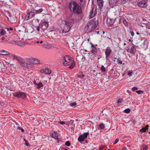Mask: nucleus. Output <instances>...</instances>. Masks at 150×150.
I'll use <instances>...</instances> for the list:
<instances>
[{
  "label": "nucleus",
  "mask_w": 150,
  "mask_h": 150,
  "mask_svg": "<svg viewBox=\"0 0 150 150\" xmlns=\"http://www.w3.org/2000/svg\"><path fill=\"white\" fill-rule=\"evenodd\" d=\"M137 4L138 6L141 8H144L146 6V1L143 0L138 2Z\"/></svg>",
  "instance_id": "10"
},
{
  "label": "nucleus",
  "mask_w": 150,
  "mask_h": 150,
  "mask_svg": "<svg viewBox=\"0 0 150 150\" xmlns=\"http://www.w3.org/2000/svg\"><path fill=\"white\" fill-rule=\"evenodd\" d=\"M136 92L138 94H140L143 92V91L142 90H138L136 91Z\"/></svg>",
  "instance_id": "43"
},
{
  "label": "nucleus",
  "mask_w": 150,
  "mask_h": 150,
  "mask_svg": "<svg viewBox=\"0 0 150 150\" xmlns=\"http://www.w3.org/2000/svg\"><path fill=\"white\" fill-rule=\"evenodd\" d=\"M35 16V13L33 12H30L27 13L25 16V19L28 20L32 18Z\"/></svg>",
  "instance_id": "9"
},
{
  "label": "nucleus",
  "mask_w": 150,
  "mask_h": 150,
  "mask_svg": "<svg viewBox=\"0 0 150 150\" xmlns=\"http://www.w3.org/2000/svg\"><path fill=\"white\" fill-rule=\"evenodd\" d=\"M95 150H99V149H95Z\"/></svg>",
  "instance_id": "63"
},
{
  "label": "nucleus",
  "mask_w": 150,
  "mask_h": 150,
  "mask_svg": "<svg viewBox=\"0 0 150 150\" xmlns=\"http://www.w3.org/2000/svg\"><path fill=\"white\" fill-rule=\"evenodd\" d=\"M147 27L148 29H150V23H149L147 25Z\"/></svg>",
  "instance_id": "50"
},
{
  "label": "nucleus",
  "mask_w": 150,
  "mask_h": 150,
  "mask_svg": "<svg viewBox=\"0 0 150 150\" xmlns=\"http://www.w3.org/2000/svg\"><path fill=\"white\" fill-rule=\"evenodd\" d=\"M0 53L1 54L3 55H8L10 54L9 52L4 50L1 51H0Z\"/></svg>",
  "instance_id": "17"
},
{
  "label": "nucleus",
  "mask_w": 150,
  "mask_h": 150,
  "mask_svg": "<svg viewBox=\"0 0 150 150\" xmlns=\"http://www.w3.org/2000/svg\"><path fill=\"white\" fill-rule=\"evenodd\" d=\"M124 112L126 113H128L130 112V109L129 108L125 109L124 110Z\"/></svg>",
  "instance_id": "32"
},
{
  "label": "nucleus",
  "mask_w": 150,
  "mask_h": 150,
  "mask_svg": "<svg viewBox=\"0 0 150 150\" xmlns=\"http://www.w3.org/2000/svg\"><path fill=\"white\" fill-rule=\"evenodd\" d=\"M8 13V15H9V16L10 17H11V16H10V15H9V13Z\"/></svg>",
  "instance_id": "62"
},
{
  "label": "nucleus",
  "mask_w": 150,
  "mask_h": 150,
  "mask_svg": "<svg viewBox=\"0 0 150 150\" xmlns=\"http://www.w3.org/2000/svg\"><path fill=\"white\" fill-rule=\"evenodd\" d=\"M112 52V50L109 47H108L105 50V54L106 59H108V57Z\"/></svg>",
  "instance_id": "13"
},
{
  "label": "nucleus",
  "mask_w": 150,
  "mask_h": 150,
  "mask_svg": "<svg viewBox=\"0 0 150 150\" xmlns=\"http://www.w3.org/2000/svg\"><path fill=\"white\" fill-rule=\"evenodd\" d=\"M64 60L63 62V64L64 66H68L70 65L69 68L70 69H73L75 66V61L72 60L71 57L68 55H66L63 57Z\"/></svg>",
  "instance_id": "2"
},
{
  "label": "nucleus",
  "mask_w": 150,
  "mask_h": 150,
  "mask_svg": "<svg viewBox=\"0 0 150 150\" xmlns=\"http://www.w3.org/2000/svg\"><path fill=\"white\" fill-rule=\"evenodd\" d=\"M84 75H79V77L80 78H83L84 77Z\"/></svg>",
  "instance_id": "53"
},
{
  "label": "nucleus",
  "mask_w": 150,
  "mask_h": 150,
  "mask_svg": "<svg viewBox=\"0 0 150 150\" xmlns=\"http://www.w3.org/2000/svg\"><path fill=\"white\" fill-rule=\"evenodd\" d=\"M72 23L66 21H63L61 24V28L63 32H68L70 29Z\"/></svg>",
  "instance_id": "4"
},
{
  "label": "nucleus",
  "mask_w": 150,
  "mask_h": 150,
  "mask_svg": "<svg viewBox=\"0 0 150 150\" xmlns=\"http://www.w3.org/2000/svg\"><path fill=\"white\" fill-rule=\"evenodd\" d=\"M40 28L42 31L44 32L48 28V24L47 22H43L40 24Z\"/></svg>",
  "instance_id": "6"
},
{
  "label": "nucleus",
  "mask_w": 150,
  "mask_h": 150,
  "mask_svg": "<svg viewBox=\"0 0 150 150\" xmlns=\"http://www.w3.org/2000/svg\"><path fill=\"white\" fill-rule=\"evenodd\" d=\"M43 11V9L42 8H40L38 10H35L34 11L35 12V13L36 14H39L42 12Z\"/></svg>",
  "instance_id": "22"
},
{
  "label": "nucleus",
  "mask_w": 150,
  "mask_h": 150,
  "mask_svg": "<svg viewBox=\"0 0 150 150\" xmlns=\"http://www.w3.org/2000/svg\"><path fill=\"white\" fill-rule=\"evenodd\" d=\"M91 45V52L93 54H97V50L96 46L97 45H93V44L92 43H90Z\"/></svg>",
  "instance_id": "7"
},
{
  "label": "nucleus",
  "mask_w": 150,
  "mask_h": 150,
  "mask_svg": "<svg viewBox=\"0 0 150 150\" xmlns=\"http://www.w3.org/2000/svg\"><path fill=\"white\" fill-rule=\"evenodd\" d=\"M146 131V129L145 128H142L140 129L139 130L140 132H145Z\"/></svg>",
  "instance_id": "42"
},
{
  "label": "nucleus",
  "mask_w": 150,
  "mask_h": 150,
  "mask_svg": "<svg viewBox=\"0 0 150 150\" xmlns=\"http://www.w3.org/2000/svg\"><path fill=\"white\" fill-rule=\"evenodd\" d=\"M104 147H105V146H101L99 148V150H102L104 148Z\"/></svg>",
  "instance_id": "46"
},
{
  "label": "nucleus",
  "mask_w": 150,
  "mask_h": 150,
  "mask_svg": "<svg viewBox=\"0 0 150 150\" xmlns=\"http://www.w3.org/2000/svg\"><path fill=\"white\" fill-rule=\"evenodd\" d=\"M100 70L102 72H104L106 71V69L103 65L101 66Z\"/></svg>",
  "instance_id": "28"
},
{
  "label": "nucleus",
  "mask_w": 150,
  "mask_h": 150,
  "mask_svg": "<svg viewBox=\"0 0 150 150\" xmlns=\"http://www.w3.org/2000/svg\"><path fill=\"white\" fill-rule=\"evenodd\" d=\"M119 0H113V1H114V2L115 3H116L118 2Z\"/></svg>",
  "instance_id": "55"
},
{
  "label": "nucleus",
  "mask_w": 150,
  "mask_h": 150,
  "mask_svg": "<svg viewBox=\"0 0 150 150\" xmlns=\"http://www.w3.org/2000/svg\"><path fill=\"white\" fill-rule=\"evenodd\" d=\"M97 2L99 8L101 9L103 6V0H97Z\"/></svg>",
  "instance_id": "14"
},
{
  "label": "nucleus",
  "mask_w": 150,
  "mask_h": 150,
  "mask_svg": "<svg viewBox=\"0 0 150 150\" xmlns=\"http://www.w3.org/2000/svg\"><path fill=\"white\" fill-rule=\"evenodd\" d=\"M68 7L71 11L74 13L78 14L82 13L80 6L75 1L70 3L69 4Z\"/></svg>",
  "instance_id": "1"
},
{
  "label": "nucleus",
  "mask_w": 150,
  "mask_h": 150,
  "mask_svg": "<svg viewBox=\"0 0 150 150\" xmlns=\"http://www.w3.org/2000/svg\"><path fill=\"white\" fill-rule=\"evenodd\" d=\"M20 129H21V130L22 132H24V129L22 128H20Z\"/></svg>",
  "instance_id": "58"
},
{
  "label": "nucleus",
  "mask_w": 150,
  "mask_h": 150,
  "mask_svg": "<svg viewBox=\"0 0 150 150\" xmlns=\"http://www.w3.org/2000/svg\"><path fill=\"white\" fill-rule=\"evenodd\" d=\"M122 150H127V148L126 147H124L122 148Z\"/></svg>",
  "instance_id": "56"
},
{
  "label": "nucleus",
  "mask_w": 150,
  "mask_h": 150,
  "mask_svg": "<svg viewBox=\"0 0 150 150\" xmlns=\"http://www.w3.org/2000/svg\"><path fill=\"white\" fill-rule=\"evenodd\" d=\"M53 137L55 139H58V134L56 133L55 132H54V134H53Z\"/></svg>",
  "instance_id": "29"
},
{
  "label": "nucleus",
  "mask_w": 150,
  "mask_h": 150,
  "mask_svg": "<svg viewBox=\"0 0 150 150\" xmlns=\"http://www.w3.org/2000/svg\"><path fill=\"white\" fill-rule=\"evenodd\" d=\"M43 47L44 48L47 49H50L52 47V46L51 45L49 44V45H44L43 46Z\"/></svg>",
  "instance_id": "23"
},
{
  "label": "nucleus",
  "mask_w": 150,
  "mask_h": 150,
  "mask_svg": "<svg viewBox=\"0 0 150 150\" xmlns=\"http://www.w3.org/2000/svg\"><path fill=\"white\" fill-rule=\"evenodd\" d=\"M20 128H21V127H18V128L19 129L21 130V129H20Z\"/></svg>",
  "instance_id": "61"
},
{
  "label": "nucleus",
  "mask_w": 150,
  "mask_h": 150,
  "mask_svg": "<svg viewBox=\"0 0 150 150\" xmlns=\"http://www.w3.org/2000/svg\"><path fill=\"white\" fill-rule=\"evenodd\" d=\"M5 39V38L4 37H2L1 38V40H4Z\"/></svg>",
  "instance_id": "57"
},
{
  "label": "nucleus",
  "mask_w": 150,
  "mask_h": 150,
  "mask_svg": "<svg viewBox=\"0 0 150 150\" xmlns=\"http://www.w3.org/2000/svg\"><path fill=\"white\" fill-rule=\"evenodd\" d=\"M40 26H38L36 27V30L38 32L40 31Z\"/></svg>",
  "instance_id": "45"
},
{
  "label": "nucleus",
  "mask_w": 150,
  "mask_h": 150,
  "mask_svg": "<svg viewBox=\"0 0 150 150\" xmlns=\"http://www.w3.org/2000/svg\"><path fill=\"white\" fill-rule=\"evenodd\" d=\"M5 28L8 31H9L10 30L12 31L13 30V28L11 27H10L9 28Z\"/></svg>",
  "instance_id": "36"
},
{
  "label": "nucleus",
  "mask_w": 150,
  "mask_h": 150,
  "mask_svg": "<svg viewBox=\"0 0 150 150\" xmlns=\"http://www.w3.org/2000/svg\"><path fill=\"white\" fill-rule=\"evenodd\" d=\"M89 134V133L88 132H87L86 133H84L82 135L84 137L85 139H86L88 136Z\"/></svg>",
  "instance_id": "25"
},
{
  "label": "nucleus",
  "mask_w": 150,
  "mask_h": 150,
  "mask_svg": "<svg viewBox=\"0 0 150 150\" xmlns=\"http://www.w3.org/2000/svg\"><path fill=\"white\" fill-rule=\"evenodd\" d=\"M146 40H144L143 41V42L141 45V46L143 48H145L146 47Z\"/></svg>",
  "instance_id": "27"
},
{
  "label": "nucleus",
  "mask_w": 150,
  "mask_h": 150,
  "mask_svg": "<svg viewBox=\"0 0 150 150\" xmlns=\"http://www.w3.org/2000/svg\"><path fill=\"white\" fill-rule=\"evenodd\" d=\"M109 23H110V24L111 25V24H112V23H113L112 22H111L110 23V22H109Z\"/></svg>",
  "instance_id": "60"
},
{
  "label": "nucleus",
  "mask_w": 150,
  "mask_h": 150,
  "mask_svg": "<svg viewBox=\"0 0 150 150\" xmlns=\"http://www.w3.org/2000/svg\"><path fill=\"white\" fill-rule=\"evenodd\" d=\"M32 63L34 64H38L40 63V60L37 58H31L29 59Z\"/></svg>",
  "instance_id": "11"
},
{
  "label": "nucleus",
  "mask_w": 150,
  "mask_h": 150,
  "mask_svg": "<svg viewBox=\"0 0 150 150\" xmlns=\"http://www.w3.org/2000/svg\"><path fill=\"white\" fill-rule=\"evenodd\" d=\"M6 4V0H0V4L1 6H4Z\"/></svg>",
  "instance_id": "21"
},
{
  "label": "nucleus",
  "mask_w": 150,
  "mask_h": 150,
  "mask_svg": "<svg viewBox=\"0 0 150 150\" xmlns=\"http://www.w3.org/2000/svg\"><path fill=\"white\" fill-rule=\"evenodd\" d=\"M76 105V103L74 102L72 103H71L70 104V105L72 107L75 106Z\"/></svg>",
  "instance_id": "35"
},
{
  "label": "nucleus",
  "mask_w": 150,
  "mask_h": 150,
  "mask_svg": "<svg viewBox=\"0 0 150 150\" xmlns=\"http://www.w3.org/2000/svg\"><path fill=\"white\" fill-rule=\"evenodd\" d=\"M96 22L92 20L88 21L85 27L84 31L85 33H88L95 29L96 27Z\"/></svg>",
  "instance_id": "3"
},
{
  "label": "nucleus",
  "mask_w": 150,
  "mask_h": 150,
  "mask_svg": "<svg viewBox=\"0 0 150 150\" xmlns=\"http://www.w3.org/2000/svg\"><path fill=\"white\" fill-rule=\"evenodd\" d=\"M14 44L21 47H23L25 46L27 44V43L25 42H23L22 43H20V44H19L20 42L16 41H14Z\"/></svg>",
  "instance_id": "15"
},
{
  "label": "nucleus",
  "mask_w": 150,
  "mask_h": 150,
  "mask_svg": "<svg viewBox=\"0 0 150 150\" xmlns=\"http://www.w3.org/2000/svg\"><path fill=\"white\" fill-rule=\"evenodd\" d=\"M129 0H122L121 1V3L123 4H125L128 2H130Z\"/></svg>",
  "instance_id": "30"
},
{
  "label": "nucleus",
  "mask_w": 150,
  "mask_h": 150,
  "mask_svg": "<svg viewBox=\"0 0 150 150\" xmlns=\"http://www.w3.org/2000/svg\"><path fill=\"white\" fill-rule=\"evenodd\" d=\"M6 31L4 29H0V35H4L6 34Z\"/></svg>",
  "instance_id": "20"
},
{
  "label": "nucleus",
  "mask_w": 150,
  "mask_h": 150,
  "mask_svg": "<svg viewBox=\"0 0 150 150\" xmlns=\"http://www.w3.org/2000/svg\"><path fill=\"white\" fill-rule=\"evenodd\" d=\"M138 88L137 87H134L132 88V90L133 91H134L137 90Z\"/></svg>",
  "instance_id": "47"
},
{
  "label": "nucleus",
  "mask_w": 150,
  "mask_h": 150,
  "mask_svg": "<svg viewBox=\"0 0 150 150\" xmlns=\"http://www.w3.org/2000/svg\"><path fill=\"white\" fill-rule=\"evenodd\" d=\"M119 140L118 139H117L115 140V141H114V142L113 143V144H116L118 142Z\"/></svg>",
  "instance_id": "44"
},
{
  "label": "nucleus",
  "mask_w": 150,
  "mask_h": 150,
  "mask_svg": "<svg viewBox=\"0 0 150 150\" xmlns=\"http://www.w3.org/2000/svg\"><path fill=\"white\" fill-rule=\"evenodd\" d=\"M136 51V47L135 46H132L130 49V52L131 53L135 54Z\"/></svg>",
  "instance_id": "16"
},
{
  "label": "nucleus",
  "mask_w": 150,
  "mask_h": 150,
  "mask_svg": "<svg viewBox=\"0 0 150 150\" xmlns=\"http://www.w3.org/2000/svg\"><path fill=\"white\" fill-rule=\"evenodd\" d=\"M13 95L14 96L21 99H24L26 96L25 93L21 91H19L16 93H13Z\"/></svg>",
  "instance_id": "5"
},
{
  "label": "nucleus",
  "mask_w": 150,
  "mask_h": 150,
  "mask_svg": "<svg viewBox=\"0 0 150 150\" xmlns=\"http://www.w3.org/2000/svg\"><path fill=\"white\" fill-rule=\"evenodd\" d=\"M19 57L18 56L15 55H14L13 56V59H16L17 60H18Z\"/></svg>",
  "instance_id": "38"
},
{
  "label": "nucleus",
  "mask_w": 150,
  "mask_h": 150,
  "mask_svg": "<svg viewBox=\"0 0 150 150\" xmlns=\"http://www.w3.org/2000/svg\"><path fill=\"white\" fill-rule=\"evenodd\" d=\"M123 23L125 26H127L128 25V23L127 21L124 20L123 21Z\"/></svg>",
  "instance_id": "39"
},
{
  "label": "nucleus",
  "mask_w": 150,
  "mask_h": 150,
  "mask_svg": "<svg viewBox=\"0 0 150 150\" xmlns=\"http://www.w3.org/2000/svg\"><path fill=\"white\" fill-rule=\"evenodd\" d=\"M123 100L122 98H119L117 102V103L118 104L122 103Z\"/></svg>",
  "instance_id": "37"
},
{
  "label": "nucleus",
  "mask_w": 150,
  "mask_h": 150,
  "mask_svg": "<svg viewBox=\"0 0 150 150\" xmlns=\"http://www.w3.org/2000/svg\"><path fill=\"white\" fill-rule=\"evenodd\" d=\"M95 15V13L93 12V10L92 9L90 13V16L91 18L93 17Z\"/></svg>",
  "instance_id": "19"
},
{
  "label": "nucleus",
  "mask_w": 150,
  "mask_h": 150,
  "mask_svg": "<svg viewBox=\"0 0 150 150\" xmlns=\"http://www.w3.org/2000/svg\"><path fill=\"white\" fill-rule=\"evenodd\" d=\"M97 32V33L98 34V33H99V32L98 31V32Z\"/></svg>",
  "instance_id": "64"
},
{
  "label": "nucleus",
  "mask_w": 150,
  "mask_h": 150,
  "mask_svg": "<svg viewBox=\"0 0 150 150\" xmlns=\"http://www.w3.org/2000/svg\"><path fill=\"white\" fill-rule=\"evenodd\" d=\"M117 62L118 63L120 64H124V63H122V62L121 59L120 57H119L117 59Z\"/></svg>",
  "instance_id": "26"
},
{
  "label": "nucleus",
  "mask_w": 150,
  "mask_h": 150,
  "mask_svg": "<svg viewBox=\"0 0 150 150\" xmlns=\"http://www.w3.org/2000/svg\"><path fill=\"white\" fill-rule=\"evenodd\" d=\"M43 42V41L42 40H41L40 41H36L35 42V43H37V44H38L39 43H40V44H42Z\"/></svg>",
  "instance_id": "40"
},
{
  "label": "nucleus",
  "mask_w": 150,
  "mask_h": 150,
  "mask_svg": "<svg viewBox=\"0 0 150 150\" xmlns=\"http://www.w3.org/2000/svg\"><path fill=\"white\" fill-rule=\"evenodd\" d=\"M65 145L66 146H69L71 145V143L69 141H67L65 142Z\"/></svg>",
  "instance_id": "33"
},
{
  "label": "nucleus",
  "mask_w": 150,
  "mask_h": 150,
  "mask_svg": "<svg viewBox=\"0 0 150 150\" xmlns=\"http://www.w3.org/2000/svg\"><path fill=\"white\" fill-rule=\"evenodd\" d=\"M59 123L61 125H63L65 124V122L64 121H60Z\"/></svg>",
  "instance_id": "49"
},
{
  "label": "nucleus",
  "mask_w": 150,
  "mask_h": 150,
  "mask_svg": "<svg viewBox=\"0 0 150 150\" xmlns=\"http://www.w3.org/2000/svg\"><path fill=\"white\" fill-rule=\"evenodd\" d=\"M85 139L82 135H80L78 138V141L79 142H81L83 141Z\"/></svg>",
  "instance_id": "18"
},
{
  "label": "nucleus",
  "mask_w": 150,
  "mask_h": 150,
  "mask_svg": "<svg viewBox=\"0 0 150 150\" xmlns=\"http://www.w3.org/2000/svg\"><path fill=\"white\" fill-rule=\"evenodd\" d=\"M17 60L19 62L22 63H24L25 62L24 60L21 57H19Z\"/></svg>",
  "instance_id": "24"
},
{
  "label": "nucleus",
  "mask_w": 150,
  "mask_h": 150,
  "mask_svg": "<svg viewBox=\"0 0 150 150\" xmlns=\"http://www.w3.org/2000/svg\"><path fill=\"white\" fill-rule=\"evenodd\" d=\"M85 0H79L80 3V4L82 3Z\"/></svg>",
  "instance_id": "54"
},
{
  "label": "nucleus",
  "mask_w": 150,
  "mask_h": 150,
  "mask_svg": "<svg viewBox=\"0 0 150 150\" xmlns=\"http://www.w3.org/2000/svg\"><path fill=\"white\" fill-rule=\"evenodd\" d=\"M136 34H137V35H139L140 34V33H139L138 32H136Z\"/></svg>",
  "instance_id": "59"
},
{
  "label": "nucleus",
  "mask_w": 150,
  "mask_h": 150,
  "mask_svg": "<svg viewBox=\"0 0 150 150\" xmlns=\"http://www.w3.org/2000/svg\"><path fill=\"white\" fill-rule=\"evenodd\" d=\"M132 71H129L128 72L127 74L128 76H131L132 75Z\"/></svg>",
  "instance_id": "41"
},
{
  "label": "nucleus",
  "mask_w": 150,
  "mask_h": 150,
  "mask_svg": "<svg viewBox=\"0 0 150 150\" xmlns=\"http://www.w3.org/2000/svg\"><path fill=\"white\" fill-rule=\"evenodd\" d=\"M99 127L101 129H104L105 127V125L103 123H102L100 125Z\"/></svg>",
  "instance_id": "31"
},
{
  "label": "nucleus",
  "mask_w": 150,
  "mask_h": 150,
  "mask_svg": "<svg viewBox=\"0 0 150 150\" xmlns=\"http://www.w3.org/2000/svg\"><path fill=\"white\" fill-rule=\"evenodd\" d=\"M130 33H131V34L132 36H134V32L133 31H132Z\"/></svg>",
  "instance_id": "51"
},
{
  "label": "nucleus",
  "mask_w": 150,
  "mask_h": 150,
  "mask_svg": "<svg viewBox=\"0 0 150 150\" xmlns=\"http://www.w3.org/2000/svg\"><path fill=\"white\" fill-rule=\"evenodd\" d=\"M33 83L36 86H37V88L39 89L41 87L43 86V85L42 83L41 82H39L37 81L34 80L33 81Z\"/></svg>",
  "instance_id": "12"
},
{
  "label": "nucleus",
  "mask_w": 150,
  "mask_h": 150,
  "mask_svg": "<svg viewBox=\"0 0 150 150\" xmlns=\"http://www.w3.org/2000/svg\"><path fill=\"white\" fill-rule=\"evenodd\" d=\"M41 73H44L45 74H50L51 73V71L48 68H46L45 69H41L40 70Z\"/></svg>",
  "instance_id": "8"
},
{
  "label": "nucleus",
  "mask_w": 150,
  "mask_h": 150,
  "mask_svg": "<svg viewBox=\"0 0 150 150\" xmlns=\"http://www.w3.org/2000/svg\"><path fill=\"white\" fill-rule=\"evenodd\" d=\"M148 128H149V125H146L145 126V128L146 129H146L148 130Z\"/></svg>",
  "instance_id": "52"
},
{
  "label": "nucleus",
  "mask_w": 150,
  "mask_h": 150,
  "mask_svg": "<svg viewBox=\"0 0 150 150\" xmlns=\"http://www.w3.org/2000/svg\"><path fill=\"white\" fill-rule=\"evenodd\" d=\"M24 140L25 142V145L27 146H29V144L28 142V141L25 139H24Z\"/></svg>",
  "instance_id": "34"
},
{
  "label": "nucleus",
  "mask_w": 150,
  "mask_h": 150,
  "mask_svg": "<svg viewBox=\"0 0 150 150\" xmlns=\"http://www.w3.org/2000/svg\"><path fill=\"white\" fill-rule=\"evenodd\" d=\"M148 149L147 145H146L143 148V150H147Z\"/></svg>",
  "instance_id": "48"
}]
</instances>
